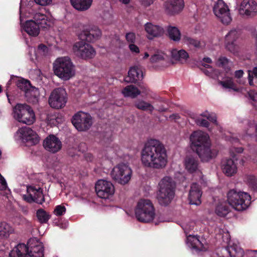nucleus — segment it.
I'll return each instance as SVG.
<instances>
[{
  "mask_svg": "<svg viewBox=\"0 0 257 257\" xmlns=\"http://www.w3.org/2000/svg\"><path fill=\"white\" fill-rule=\"evenodd\" d=\"M73 51L76 55L85 59L92 58L96 54L92 46L84 41L76 42L73 46Z\"/></svg>",
  "mask_w": 257,
  "mask_h": 257,
  "instance_id": "obj_13",
  "label": "nucleus"
},
{
  "mask_svg": "<svg viewBox=\"0 0 257 257\" xmlns=\"http://www.w3.org/2000/svg\"><path fill=\"white\" fill-rule=\"evenodd\" d=\"M182 42L183 44L189 47L200 48L202 46V44L200 41L187 35H185L182 36Z\"/></svg>",
  "mask_w": 257,
  "mask_h": 257,
  "instance_id": "obj_40",
  "label": "nucleus"
},
{
  "mask_svg": "<svg viewBox=\"0 0 257 257\" xmlns=\"http://www.w3.org/2000/svg\"><path fill=\"white\" fill-rule=\"evenodd\" d=\"M14 232L15 229L11 224L6 221L0 222V239H8Z\"/></svg>",
  "mask_w": 257,
  "mask_h": 257,
  "instance_id": "obj_36",
  "label": "nucleus"
},
{
  "mask_svg": "<svg viewBox=\"0 0 257 257\" xmlns=\"http://www.w3.org/2000/svg\"><path fill=\"white\" fill-rule=\"evenodd\" d=\"M244 74L243 70H239L235 71L234 72V76L236 78H241Z\"/></svg>",
  "mask_w": 257,
  "mask_h": 257,
  "instance_id": "obj_60",
  "label": "nucleus"
},
{
  "mask_svg": "<svg viewBox=\"0 0 257 257\" xmlns=\"http://www.w3.org/2000/svg\"><path fill=\"white\" fill-rule=\"evenodd\" d=\"M25 95L29 101H33V99H36L39 96V91L37 88L31 86Z\"/></svg>",
  "mask_w": 257,
  "mask_h": 257,
  "instance_id": "obj_43",
  "label": "nucleus"
},
{
  "mask_svg": "<svg viewBox=\"0 0 257 257\" xmlns=\"http://www.w3.org/2000/svg\"><path fill=\"white\" fill-rule=\"evenodd\" d=\"M35 2L40 6H45L51 4L52 0H34Z\"/></svg>",
  "mask_w": 257,
  "mask_h": 257,
  "instance_id": "obj_57",
  "label": "nucleus"
},
{
  "mask_svg": "<svg viewBox=\"0 0 257 257\" xmlns=\"http://www.w3.org/2000/svg\"><path fill=\"white\" fill-rule=\"evenodd\" d=\"M251 70H248V83L249 85L253 86L254 85L253 82V77L251 75Z\"/></svg>",
  "mask_w": 257,
  "mask_h": 257,
  "instance_id": "obj_59",
  "label": "nucleus"
},
{
  "mask_svg": "<svg viewBox=\"0 0 257 257\" xmlns=\"http://www.w3.org/2000/svg\"><path fill=\"white\" fill-rule=\"evenodd\" d=\"M194 222L192 221H184L181 223V227L184 231L187 233V232L192 230L194 227Z\"/></svg>",
  "mask_w": 257,
  "mask_h": 257,
  "instance_id": "obj_49",
  "label": "nucleus"
},
{
  "mask_svg": "<svg viewBox=\"0 0 257 257\" xmlns=\"http://www.w3.org/2000/svg\"><path fill=\"white\" fill-rule=\"evenodd\" d=\"M27 0H21L20 7L21 25L22 31L31 37L38 36L40 32V28L47 29L54 24L55 20L50 15H46L40 13H35L31 9L33 2H30L26 6Z\"/></svg>",
  "mask_w": 257,
  "mask_h": 257,
  "instance_id": "obj_1",
  "label": "nucleus"
},
{
  "mask_svg": "<svg viewBox=\"0 0 257 257\" xmlns=\"http://www.w3.org/2000/svg\"><path fill=\"white\" fill-rule=\"evenodd\" d=\"M119 2L124 5H127L130 3V0H118Z\"/></svg>",
  "mask_w": 257,
  "mask_h": 257,
  "instance_id": "obj_64",
  "label": "nucleus"
},
{
  "mask_svg": "<svg viewBox=\"0 0 257 257\" xmlns=\"http://www.w3.org/2000/svg\"><path fill=\"white\" fill-rule=\"evenodd\" d=\"M238 13L243 17H254L257 15V3L254 0H243L239 5Z\"/></svg>",
  "mask_w": 257,
  "mask_h": 257,
  "instance_id": "obj_18",
  "label": "nucleus"
},
{
  "mask_svg": "<svg viewBox=\"0 0 257 257\" xmlns=\"http://www.w3.org/2000/svg\"><path fill=\"white\" fill-rule=\"evenodd\" d=\"M149 90L146 88H141L139 90L137 87L133 85H129L125 87L122 90V93L125 97H130L135 98L141 93L148 94Z\"/></svg>",
  "mask_w": 257,
  "mask_h": 257,
  "instance_id": "obj_31",
  "label": "nucleus"
},
{
  "mask_svg": "<svg viewBox=\"0 0 257 257\" xmlns=\"http://www.w3.org/2000/svg\"><path fill=\"white\" fill-rule=\"evenodd\" d=\"M191 148L202 161L207 162L215 157L217 153L210 149L211 141L208 134L200 130L194 131L190 136Z\"/></svg>",
  "mask_w": 257,
  "mask_h": 257,
  "instance_id": "obj_3",
  "label": "nucleus"
},
{
  "mask_svg": "<svg viewBox=\"0 0 257 257\" xmlns=\"http://www.w3.org/2000/svg\"><path fill=\"white\" fill-rule=\"evenodd\" d=\"M170 57L171 58V62H170L171 64H186L189 59V53L183 49L173 48L170 50Z\"/></svg>",
  "mask_w": 257,
  "mask_h": 257,
  "instance_id": "obj_22",
  "label": "nucleus"
},
{
  "mask_svg": "<svg viewBox=\"0 0 257 257\" xmlns=\"http://www.w3.org/2000/svg\"><path fill=\"white\" fill-rule=\"evenodd\" d=\"M230 257H242L243 250L240 247L238 242L229 240L228 242V246L226 248Z\"/></svg>",
  "mask_w": 257,
  "mask_h": 257,
  "instance_id": "obj_33",
  "label": "nucleus"
},
{
  "mask_svg": "<svg viewBox=\"0 0 257 257\" xmlns=\"http://www.w3.org/2000/svg\"><path fill=\"white\" fill-rule=\"evenodd\" d=\"M203 62L204 63L210 64L212 63V60L210 58L206 57L203 58Z\"/></svg>",
  "mask_w": 257,
  "mask_h": 257,
  "instance_id": "obj_61",
  "label": "nucleus"
},
{
  "mask_svg": "<svg viewBox=\"0 0 257 257\" xmlns=\"http://www.w3.org/2000/svg\"><path fill=\"white\" fill-rule=\"evenodd\" d=\"M53 65L54 74L63 80H68L75 76V66L69 57L57 58Z\"/></svg>",
  "mask_w": 257,
  "mask_h": 257,
  "instance_id": "obj_6",
  "label": "nucleus"
},
{
  "mask_svg": "<svg viewBox=\"0 0 257 257\" xmlns=\"http://www.w3.org/2000/svg\"><path fill=\"white\" fill-rule=\"evenodd\" d=\"M27 107V104L25 103H17L12 109V116L13 118L21 123Z\"/></svg>",
  "mask_w": 257,
  "mask_h": 257,
  "instance_id": "obj_35",
  "label": "nucleus"
},
{
  "mask_svg": "<svg viewBox=\"0 0 257 257\" xmlns=\"http://www.w3.org/2000/svg\"><path fill=\"white\" fill-rule=\"evenodd\" d=\"M17 86L21 90L23 91L25 94L31 85L28 80L20 78L17 81Z\"/></svg>",
  "mask_w": 257,
  "mask_h": 257,
  "instance_id": "obj_46",
  "label": "nucleus"
},
{
  "mask_svg": "<svg viewBox=\"0 0 257 257\" xmlns=\"http://www.w3.org/2000/svg\"><path fill=\"white\" fill-rule=\"evenodd\" d=\"M28 246L19 244L10 253V257H43V246L36 238L29 240Z\"/></svg>",
  "mask_w": 257,
  "mask_h": 257,
  "instance_id": "obj_4",
  "label": "nucleus"
},
{
  "mask_svg": "<svg viewBox=\"0 0 257 257\" xmlns=\"http://www.w3.org/2000/svg\"><path fill=\"white\" fill-rule=\"evenodd\" d=\"M244 181L253 189H257V178L254 175H246L244 178Z\"/></svg>",
  "mask_w": 257,
  "mask_h": 257,
  "instance_id": "obj_47",
  "label": "nucleus"
},
{
  "mask_svg": "<svg viewBox=\"0 0 257 257\" xmlns=\"http://www.w3.org/2000/svg\"><path fill=\"white\" fill-rule=\"evenodd\" d=\"M155 0H139L141 5L144 8H148L152 5Z\"/></svg>",
  "mask_w": 257,
  "mask_h": 257,
  "instance_id": "obj_53",
  "label": "nucleus"
},
{
  "mask_svg": "<svg viewBox=\"0 0 257 257\" xmlns=\"http://www.w3.org/2000/svg\"><path fill=\"white\" fill-rule=\"evenodd\" d=\"M175 182L169 176H165L158 183L157 198L162 205H167L172 200L174 196Z\"/></svg>",
  "mask_w": 257,
  "mask_h": 257,
  "instance_id": "obj_5",
  "label": "nucleus"
},
{
  "mask_svg": "<svg viewBox=\"0 0 257 257\" xmlns=\"http://www.w3.org/2000/svg\"><path fill=\"white\" fill-rule=\"evenodd\" d=\"M128 48L133 53L139 54L140 53L139 48L135 43L129 44Z\"/></svg>",
  "mask_w": 257,
  "mask_h": 257,
  "instance_id": "obj_54",
  "label": "nucleus"
},
{
  "mask_svg": "<svg viewBox=\"0 0 257 257\" xmlns=\"http://www.w3.org/2000/svg\"><path fill=\"white\" fill-rule=\"evenodd\" d=\"M221 168L223 173L228 177H231L237 172V164L230 158H226L221 162Z\"/></svg>",
  "mask_w": 257,
  "mask_h": 257,
  "instance_id": "obj_27",
  "label": "nucleus"
},
{
  "mask_svg": "<svg viewBox=\"0 0 257 257\" xmlns=\"http://www.w3.org/2000/svg\"><path fill=\"white\" fill-rule=\"evenodd\" d=\"M202 191L196 183H192L189 193V200L192 205H199L201 203Z\"/></svg>",
  "mask_w": 257,
  "mask_h": 257,
  "instance_id": "obj_28",
  "label": "nucleus"
},
{
  "mask_svg": "<svg viewBox=\"0 0 257 257\" xmlns=\"http://www.w3.org/2000/svg\"><path fill=\"white\" fill-rule=\"evenodd\" d=\"M143 78V71L139 66L131 67L128 71L127 76L124 78V81L126 82L136 83L141 80Z\"/></svg>",
  "mask_w": 257,
  "mask_h": 257,
  "instance_id": "obj_29",
  "label": "nucleus"
},
{
  "mask_svg": "<svg viewBox=\"0 0 257 257\" xmlns=\"http://www.w3.org/2000/svg\"><path fill=\"white\" fill-rule=\"evenodd\" d=\"M243 151L244 149L242 147L233 148L230 149V153L232 157H234L235 153L240 154L243 153Z\"/></svg>",
  "mask_w": 257,
  "mask_h": 257,
  "instance_id": "obj_52",
  "label": "nucleus"
},
{
  "mask_svg": "<svg viewBox=\"0 0 257 257\" xmlns=\"http://www.w3.org/2000/svg\"><path fill=\"white\" fill-rule=\"evenodd\" d=\"M137 219L142 222H150L155 216V210L152 202L149 199H140L135 209Z\"/></svg>",
  "mask_w": 257,
  "mask_h": 257,
  "instance_id": "obj_7",
  "label": "nucleus"
},
{
  "mask_svg": "<svg viewBox=\"0 0 257 257\" xmlns=\"http://www.w3.org/2000/svg\"><path fill=\"white\" fill-rule=\"evenodd\" d=\"M135 106L139 109L148 111L152 113L155 109L154 106L150 103L143 100L137 101L135 103Z\"/></svg>",
  "mask_w": 257,
  "mask_h": 257,
  "instance_id": "obj_42",
  "label": "nucleus"
},
{
  "mask_svg": "<svg viewBox=\"0 0 257 257\" xmlns=\"http://www.w3.org/2000/svg\"><path fill=\"white\" fill-rule=\"evenodd\" d=\"M240 36V32L236 30L230 31L224 37V47L228 51L232 53L237 52L238 47L236 43Z\"/></svg>",
  "mask_w": 257,
  "mask_h": 257,
  "instance_id": "obj_20",
  "label": "nucleus"
},
{
  "mask_svg": "<svg viewBox=\"0 0 257 257\" xmlns=\"http://www.w3.org/2000/svg\"><path fill=\"white\" fill-rule=\"evenodd\" d=\"M72 122L79 131L87 130L92 124L91 116L88 113L82 111L78 112L73 116Z\"/></svg>",
  "mask_w": 257,
  "mask_h": 257,
  "instance_id": "obj_14",
  "label": "nucleus"
},
{
  "mask_svg": "<svg viewBox=\"0 0 257 257\" xmlns=\"http://www.w3.org/2000/svg\"><path fill=\"white\" fill-rule=\"evenodd\" d=\"M36 117L35 113L32 108L28 105L23 117L22 123L31 125L35 121Z\"/></svg>",
  "mask_w": 257,
  "mask_h": 257,
  "instance_id": "obj_37",
  "label": "nucleus"
},
{
  "mask_svg": "<svg viewBox=\"0 0 257 257\" xmlns=\"http://www.w3.org/2000/svg\"><path fill=\"white\" fill-rule=\"evenodd\" d=\"M43 146L48 152L55 153L61 150L62 143L57 137L54 135H51L44 140Z\"/></svg>",
  "mask_w": 257,
  "mask_h": 257,
  "instance_id": "obj_26",
  "label": "nucleus"
},
{
  "mask_svg": "<svg viewBox=\"0 0 257 257\" xmlns=\"http://www.w3.org/2000/svg\"><path fill=\"white\" fill-rule=\"evenodd\" d=\"M15 139L16 141H22L30 145H36L39 142L37 133L28 127H23L19 129L15 135Z\"/></svg>",
  "mask_w": 257,
  "mask_h": 257,
  "instance_id": "obj_11",
  "label": "nucleus"
},
{
  "mask_svg": "<svg viewBox=\"0 0 257 257\" xmlns=\"http://www.w3.org/2000/svg\"><path fill=\"white\" fill-rule=\"evenodd\" d=\"M193 118L196 124L207 127L209 131H212V128L209 127V121L213 124L214 127L218 126L215 114L207 110L195 115Z\"/></svg>",
  "mask_w": 257,
  "mask_h": 257,
  "instance_id": "obj_16",
  "label": "nucleus"
},
{
  "mask_svg": "<svg viewBox=\"0 0 257 257\" xmlns=\"http://www.w3.org/2000/svg\"><path fill=\"white\" fill-rule=\"evenodd\" d=\"M254 75V77L257 78V67H254L251 71V75Z\"/></svg>",
  "mask_w": 257,
  "mask_h": 257,
  "instance_id": "obj_62",
  "label": "nucleus"
},
{
  "mask_svg": "<svg viewBox=\"0 0 257 257\" xmlns=\"http://www.w3.org/2000/svg\"><path fill=\"white\" fill-rule=\"evenodd\" d=\"M95 190L97 196L103 199L109 198L113 195L115 191L112 183L105 180H100L97 182Z\"/></svg>",
  "mask_w": 257,
  "mask_h": 257,
  "instance_id": "obj_17",
  "label": "nucleus"
},
{
  "mask_svg": "<svg viewBox=\"0 0 257 257\" xmlns=\"http://www.w3.org/2000/svg\"><path fill=\"white\" fill-rule=\"evenodd\" d=\"M218 84L224 89H231L234 91H239V89L236 88L235 83L231 77H227L223 78L222 80L218 81Z\"/></svg>",
  "mask_w": 257,
  "mask_h": 257,
  "instance_id": "obj_39",
  "label": "nucleus"
},
{
  "mask_svg": "<svg viewBox=\"0 0 257 257\" xmlns=\"http://www.w3.org/2000/svg\"><path fill=\"white\" fill-rule=\"evenodd\" d=\"M65 212L66 208L61 205L56 206L54 211V214L57 216L62 215Z\"/></svg>",
  "mask_w": 257,
  "mask_h": 257,
  "instance_id": "obj_51",
  "label": "nucleus"
},
{
  "mask_svg": "<svg viewBox=\"0 0 257 257\" xmlns=\"http://www.w3.org/2000/svg\"><path fill=\"white\" fill-rule=\"evenodd\" d=\"M66 102L67 93L65 90L62 88L54 89L51 92L49 98L50 105L56 109L64 107Z\"/></svg>",
  "mask_w": 257,
  "mask_h": 257,
  "instance_id": "obj_12",
  "label": "nucleus"
},
{
  "mask_svg": "<svg viewBox=\"0 0 257 257\" xmlns=\"http://www.w3.org/2000/svg\"><path fill=\"white\" fill-rule=\"evenodd\" d=\"M227 201L235 210L242 211L250 205L251 197L247 193L231 190L227 193Z\"/></svg>",
  "mask_w": 257,
  "mask_h": 257,
  "instance_id": "obj_8",
  "label": "nucleus"
},
{
  "mask_svg": "<svg viewBox=\"0 0 257 257\" xmlns=\"http://www.w3.org/2000/svg\"><path fill=\"white\" fill-rule=\"evenodd\" d=\"M180 116L177 113H173L171 115H170L169 117H167V119H169L170 120H173L175 121H176L180 119Z\"/></svg>",
  "mask_w": 257,
  "mask_h": 257,
  "instance_id": "obj_58",
  "label": "nucleus"
},
{
  "mask_svg": "<svg viewBox=\"0 0 257 257\" xmlns=\"http://www.w3.org/2000/svg\"><path fill=\"white\" fill-rule=\"evenodd\" d=\"M49 48L43 44H39L37 48L30 47L29 49V55L30 59L33 61L41 60L49 53Z\"/></svg>",
  "mask_w": 257,
  "mask_h": 257,
  "instance_id": "obj_24",
  "label": "nucleus"
},
{
  "mask_svg": "<svg viewBox=\"0 0 257 257\" xmlns=\"http://www.w3.org/2000/svg\"><path fill=\"white\" fill-rule=\"evenodd\" d=\"M7 187V184L4 177L0 173V190H4Z\"/></svg>",
  "mask_w": 257,
  "mask_h": 257,
  "instance_id": "obj_55",
  "label": "nucleus"
},
{
  "mask_svg": "<svg viewBox=\"0 0 257 257\" xmlns=\"http://www.w3.org/2000/svg\"><path fill=\"white\" fill-rule=\"evenodd\" d=\"M132 173V170L128 164L120 163L112 169L111 172V176L116 182L124 185L129 183Z\"/></svg>",
  "mask_w": 257,
  "mask_h": 257,
  "instance_id": "obj_9",
  "label": "nucleus"
},
{
  "mask_svg": "<svg viewBox=\"0 0 257 257\" xmlns=\"http://www.w3.org/2000/svg\"><path fill=\"white\" fill-rule=\"evenodd\" d=\"M186 243L188 246L193 250L203 251L206 249L197 236L189 235L187 236Z\"/></svg>",
  "mask_w": 257,
  "mask_h": 257,
  "instance_id": "obj_30",
  "label": "nucleus"
},
{
  "mask_svg": "<svg viewBox=\"0 0 257 257\" xmlns=\"http://www.w3.org/2000/svg\"><path fill=\"white\" fill-rule=\"evenodd\" d=\"M215 211L217 215L225 216L229 211L227 203L224 201H220L216 206Z\"/></svg>",
  "mask_w": 257,
  "mask_h": 257,
  "instance_id": "obj_41",
  "label": "nucleus"
},
{
  "mask_svg": "<svg viewBox=\"0 0 257 257\" xmlns=\"http://www.w3.org/2000/svg\"><path fill=\"white\" fill-rule=\"evenodd\" d=\"M248 97L253 101H257V92L254 90L248 92Z\"/></svg>",
  "mask_w": 257,
  "mask_h": 257,
  "instance_id": "obj_56",
  "label": "nucleus"
},
{
  "mask_svg": "<svg viewBox=\"0 0 257 257\" xmlns=\"http://www.w3.org/2000/svg\"><path fill=\"white\" fill-rule=\"evenodd\" d=\"M125 40L129 44L135 43L136 41V35L134 32L126 33L125 35Z\"/></svg>",
  "mask_w": 257,
  "mask_h": 257,
  "instance_id": "obj_50",
  "label": "nucleus"
},
{
  "mask_svg": "<svg viewBox=\"0 0 257 257\" xmlns=\"http://www.w3.org/2000/svg\"><path fill=\"white\" fill-rule=\"evenodd\" d=\"M184 166L185 170L189 173H196L199 177V182L202 183L204 181L203 176L199 170V162L198 160L192 156H187L184 161Z\"/></svg>",
  "mask_w": 257,
  "mask_h": 257,
  "instance_id": "obj_21",
  "label": "nucleus"
},
{
  "mask_svg": "<svg viewBox=\"0 0 257 257\" xmlns=\"http://www.w3.org/2000/svg\"><path fill=\"white\" fill-rule=\"evenodd\" d=\"M204 67L206 68L207 69L204 71L205 74L213 78H216L218 77L219 73L216 70L213 69L212 67L208 64H203Z\"/></svg>",
  "mask_w": 257,
  "mask_h": 257,
  "instance_id": "obj_45",
  "label": "nucleus"
},
{
  "mask_svg": "<svg viewBox=\"0 0 257 257\" xmlns=\"http://www.w3.org/2000/svg\"><path fill=\"white\" fill-rule=\"evenodd\" d=\"M230 63L229 60L225 57H220L216 60V64L218 66L222 67L223 68H226L227 67Z\"/></svg>",
  "mask_w": 257,
  "mask_h": 257,
  "instance_id": "obj_48",
  "label": "nucleus"
},
{
  "mask_svg": "<svg viewBox=\"0 0 257 257\" xmlns=\"http://www.w3.org/2000/svg\"><path fill=\"white\" fill-rule=\"evenodd\" d=\"M72 6L79 12H84L91 7L93 0H70Z\"/></svg>",
  "mask_w": 257,
  "mask_h": 257,
  "instance_id": "obj_34",
  "label": "nucleus"
},
{
  "mask_svg": "<svg viewBox=\"0 0 257 257\" xmlns=\"http://www.w3.org/2000/svg\"><path fill=\"white\" fill-rule=\"evenodd\" d=\"M35 73L38 75V78L41 79V72L39 69H36Z\"/></svg>",
  "mask_w": 257,
  "mask_h": 257,
  "instance_id": "obj_63",
  "label": "nucleus"
},
{
  "mask_svg": "<svg viewBox=\"0 0 257 257\" xmlns=\"http://www.w3.org/2000/svg\"><path fill=\"white\" fill-rule=\"evenodd\" d=\"M36 214L38 220L41 223H46L50 219L49 214L42 209L38 210Z\"/></svg>",
  "mask_w": 257,
  "mask_h": 257,
  "instance_id": "obj_44",
  "label": "nucleus"
},
{
  "mask_svg": "<svg viewBox=\"0 0 257 257\" xmlns=\"http://www.w3.org/2000/svg\"><path fill=\"white\" fill-rule=\"evenodd\" d=\"M167 55L163 52H159L151 56L150 62L155 66L161 65L162 67H167L170 65V63L166 61Z\"/></svg>",
  "mask_w": 257,
  "mask_h": 257,
  "instance_id": "obj_32",
  "label": "nucleus"
},
{
  "mask_svg": "<svg viewBox=\"0 0 257 257\" xmlns=\"http://www.w3.org/2000/svg\"><path fill=\"white\" fill-rule=\"evenodd\" d=\"M213 12L217 20L224 25H229L232 20L230 10L223 0H217L214 4Z\"/></svg>",
  "mask_w": 257,
  "mask_h": 257,
  "instance_id": "obj_10",
  "label": "nucleus"
},
{
  "mask_svg": "<svg viewBox=\"0 0 257 257\" xmlns=\"http://www.w3.org/2000/svg\"><path fill=\"white\" fill-rule=\"evenodd\" d=\"M146 37L149 40L162 36L165 32L164 28L160 25L151 22H147L144 25Z\"/></svg>",
  "mask_w": 257,
  "mask_h": 257,
  "instance_id": "obj_23",
  "label": "nucleus"
},
{
  "mask_svg": "<svg viewBox=\"0 0 257 257\" xmlns=\"http://www.w3.org/2000/svg\"><path fill=\"white\" fill-rule=\"evenodd\" d=\"M27 191V194L23 195L24 200L29 203L35 202L39 204H42L44 202V197L42 189L39 186H28Z\"/></svg>",
  "mask_w": 257,
  "mask_h": 257,
  "instance_id": "obj_15",
  "label": "nucleus"
},
{
  "mask_svg": "<svg viewBox=\"0 0 257 257\" xmlns=\"http://www.w3.org/2000/svg\"><path fill=\"white\" fill-rule=\"evenodd\" d=\"M141 161L144 166L154 169H162L168 163L166 149L158 140L148 141L141 151Z\"/></svg>",
  "mask_w": 257,
  "mask_h": 257,
  "instance_id": "obj_2",
  "label": "nucleus"
},
{
  "mask_svg": "<svg viewBox=\"0 0 257 257\" xmlns=\"http://www.w3.org/2000/svg\"><path fill=\"white\" fill-rule=\"evenodd\" d=\"M102 36L101 30L96 26L84 27L83 31L79 34L81 39H85L89 42H94Z\"/></svg>",
  "mask_w": 257,
  "mask_h": 257,
  "instance_id": "obj_19",
  "label": "nucleus"
},
{
  "mask_svg": "<svg viewBox=\"0 0 257 257\" xmlns=\"http://www.w3.org/2000/svg\"><path fill=\"white\" fill-rule=\"evenodd\" d=\"M184 7V0H166L164 4L165 12L171 15L179 14Z\"/></svg>",
  "mask_w": 257,
  "mask_h": 257,
  "instance_id": "obj_25",
  "label": "nucleus"
},
{
  "mask_svg": "<svg viewBox=\"0 0 257 257\" xmlns=\"http://www.w3.org/2000/svg\"><path fill=\"white\" fill-rule=\"evenodd\" d=\"M167 31L168 36L171 40L178 42L182 40L181 32L177 27L169 26L167 27Z\"/></svg>",
  "mask_w": 257,
  "mask_h": 257,
  "instance_id": "obj_38",
  "label": "nucleus"
}]
</instances>
